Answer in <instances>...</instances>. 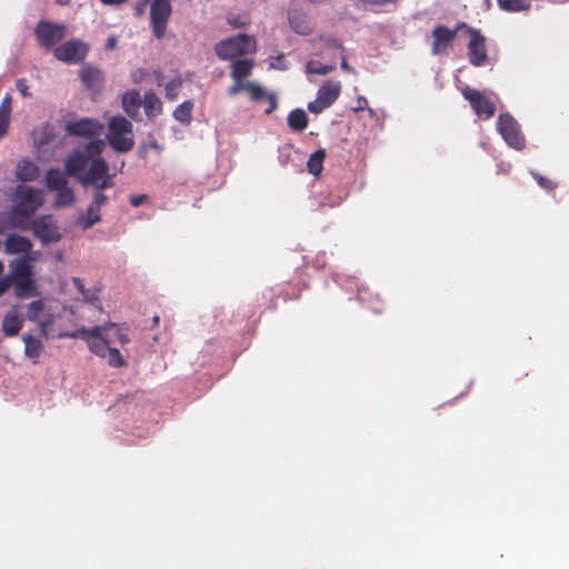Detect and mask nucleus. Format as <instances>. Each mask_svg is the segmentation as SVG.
I'll list each match as a JSON object with an SVG mask.
<instances>
[{"mask_svg":"<svg viewBox=\"0 0 569 569\" xmlns=\"http://www.w3.org/2000/svg\"><path fill=\"white\" fill-rule=\"evenodd\" d=\"M193 103L191 101H184L179 104L173 111V117L181 123H189L191 121V111Z\"/></svg>","mask_w":569,"mask_h":569,"instance_id":"c9c22d12","label":"nucleus"},{"mask_svg":"<svg viewBox=\"0 0 569 569\" xmlns=\"http://www.w3.org/2000/svg\"><path fill=\"white\" fill-rule=\"evenodd\" d=\"M228 23L233 28H244L249 24L250 19L247 13L243 14H229L227 18Z\"/></svg>","mask_w":569,"mask_h":569,"instance_id":"a19ab883","label":"nucleus"},{"mask_svg":"<svg viewBox=\"0 0 569 569\" xmlns=\"http://www.w3.org/2000/svg\"><path fill=\"white\" fill-rule=\"evenodd\" d=\"M256 50V39L247 33L221 40L214 46V52L220 60H231L239 56L253 53Z\"/></svg>","mask_w":569,"mask_h":569,"instance_id":"39448f33","label":"nucleus"},{"mask_svg":"<svg viewBox=\"0 0 569 569\" xmlns=\"http://www.w3.org/2000/svg\"><path fill=\"white\" fill-rule=\"evenodd\" d=\"M117 46V38L116 37H110L107 41V49H114Z\"/></svg>","mask_w":569,"mask_h":569,"instance_id":"4d7b16f0","label":"nucleus"},{"mask_svg":"<svg viewBox=\"0 0 569 569\" xmlns=\"http://www.w3.org/2000/svg\"><path fill=\"white\" fill-rule=\"evenodd\" d=\"M497 128L503 140L516 150L525 148L526 139L521 133L520 127L516 119L509 114L503 113L499 116Z\"/></svg>","mask_w":569,"mask_h":569,"instance_id":"1a4fd4ad","label":"nucleus"},{"mask_svg":"<svg viewBox=\"0 0 569 569\" xmlns=\"http://www.w3.org/2000/svg\"><path fill=\"white\" fill-rule=\"evenodd\" d=\"M56 319H57V316H54L52 313L44 312L42 315V317H40V320L37 321L40 327L41 336L44 337L46 339L58 338L59 332H56L52 327Z\"/></svg>","mask_w":569,"mask_h":569,"instance_id":"7c9ffc66","label":"nucleus"},{"mask_svg":"<svg viewBox=\"0 0 569 569\" xmlns=\"http://www.w3.org/2000/svg\"><path fill=\"white\" fill-rule=\"evenodd\" d=\"M461 94L469 101L478 117L490 119L495 116L496 104L485 92L467 86L461 90Z\"/></svg>","mask_w":569,"mask_h":569,"instance_id":"9d476101","label":"nucleus"},{"mask_svg":"<svg viewBox=\"0 0 569 569\" xmlns=\"http://www.w3.org/2000/svg\"><path fill=\"white\" fill-rule=\"evenodd\" d=\"M147 200L146 194H136L130 197V204L134 208L140 207Z\"/></svg>","mask_w":569,"mask_h":569,"instance_id":"8fccbe9b","label":"nucleus"},{"mask_svg":"<svg viewBox=\"0 0 569 569\" xmlns=\"http://www.w3.org/2000/svg\"><path fill=\"white\" fill-rule=\"evenodd\" d=\"M358 102H360V104H363V102H367V99H363V101H361V99H358Z\"/></svg>","mask_w":569,"mask_h":569,"instance_id":"0e129e2a","label":"nucleus"},{"mask_svg":"<svg viewBox=\"0 0 569 569\" xmlns=\"http://www.w3.org/2000/svg\"><path fill=\"white\" fill-rule=\"evenodd\" d=\"M18 201L10 210V220L14 227H22V219L31 217L42 204V196L39 190L33 188L19 189L17 192Z\"/></svg>","mask_w":569,"mask_h":569,"instance_id":"20e7f679","label":"nucleus"},{"mask_svg":"<svg viewBox=\"0 0 569 569\" xmlns=\"http://www.w3.org/2000/svg\"><path fill=\"white\" fill-rule=\"evenodd\" d=\"M11 117V98L4 96L0 103V137H3L9 128Z\"/></svg>","mask_w":569,"mask_h":569,"instance_id":"c85d7f7f","label":"nucleus"},{"mask_svg":"<svg viewBox=\"0 0 569 569\" xmlns=\"http://www.w3.org/2000/svg\"><path fill=\"white\" fill-rule=\"evenodd\" d=\"M89 52V46L80 39H70L54 48V57L67 63L83 61Z\"/></svg>","mask_w":569,"mask_h":569,"instance_id":"9b49d317","label":"nucleus"},{"mask_svg":"<svg viewBox=\"0 0 569 569\" xmlns=\"http://www.w3.org/2000/svg\"><path fill=\"white\" fill-rule=\"evenodd\" d=\"M32 242L19 234H10L4 240V252L8 254L30 256Z\"/></svg>","mask_w":569,"mask_h":569,"instance_id":"f3484780","label":"nucleus"},{"mask_svg":"<svg viewBox=\"0 0 569 569\" xmlns=\"http://www.w3.org/2000/svg\"><path fill=\"white\" fill-rule=\"evenodd\" d=\"M271 67L274 69H280V70L287 69L283 54H279V56L274 57L271 62Z\"/></svg>","mask_w":569,"mask_h":569,"instance_id":"09e8293b","label":"nucleus"},{"mask_svg":"<svg viewBox=\"0 0 569 569\" xmlns=\"http://www.w3.org/2000/svg\"><path fill=\"white\" fill-rule=\"evenodd\" d=\"M466 29L470 34V41L468 43L469 61L471 64L480 67L487 61L486 39L479 30L468 26Z\"/></svg>","mask_w":569,"mask_h":569,"instance_id":"ddd939ff","label":"nucleus"},{"mask_svg":"<svg viewBox=\"0 0 569 569\" xmlns=\"http://www.w3.org/2000/svg\"><path fill=\"white\" fill-rule=\"evenodd\" d=\"M329 108L319 97L308 103V110L312 113H321L325 109Z\"/></svg>","mask_w":569,"mask_h":569,"instance_id":"c03bdc74","label":"nucleus"},{"mask_svg":"<svg viewBox=\"0 0 569 569\" xmlns=\"http://www.w3.org/2000/svg\"><path fill=\"white\" fill-rule=\"evenodd\" d=\"M59 3L63 4V3H66V2H64V0H59Z\"/></svg>","mask_w":569,"mask_h":569,"instance_id":"69168bd1","label":"nucleus"},{"mask_svg":"<svg viewBox=\"0 0 569 569\" xmlns=\"http://www.w3.org/2000/svg\"><path fill=\"white\" fill-rule=\"evenodd\" d=\"M46 183L50 190L63 189L68 186L64 173L58 168H51L46 174Z\"/></svg>","mask_w":569,"mask_h":569,"instance_id":"bb28decb","label":"nucleus"},{"mask_svg":"<svg viewBox=\"0 0 569 569\" xmlns=\"http://www.w3.org/2000/svg\"><path fill=\"white\" fill-rule=\"evenodd\" d=\"M341 83L339 81L328 80L320 86L317 97L321 99L328 107H330L340 96Z\"/></svg>","mask_w":569,"mask_h":569,"instance_id":"6ab92c4d","label":"nucleus"},{"mask_svg":"<svg viewBox=\"0 0 569 569\" xmlns=\"http://www.w3.org/2000/svg\"><path fill=\"white\" fill-rule=\"evenodd\" d=\"M182 81L179 77L170 80L166 84V97L170 100H174L177 98V91L181 87Z\"/></svg>","mask_w":569,"mask_h":569,"instance_id":"79ce46f5","label":"nucleus"},{"mask_svg":"<svg viewBox=\"0 0 569 569\" xmlns=\"http://www.w3.org/2000/svg\"><path fill=\"white\" fill-rule=\"evenodd\" d=\"M112 329H114L116 339L119 343L126 345L130 341L127 333H124L120 328L117 327V325L112 323L110 325Z\"/></svg>","mask_w":569,"mask_h":569,"instance_id":"49530a36","label":"nucleus"},{"mask_svg":"<svg viewBox=\"0 0 569 569\" xmlns=\"http://www.w3.org/2000/svg\"><path fill=\"white\" fill-rule=\"evenodd\" d=\"M54 204L59 208L71 206L74 202V194L71 188L68 186L63 189H57Z\"/></svg>","mask_w":569,"mask_h":569,"instance_id":"e433bc0d","label":"nucleus"},{"mask_svg":"<svg viewBox=\"0 0 569 569\" xmlns=\"http://www.w3.org/2000/svg\"><path fill=\"white\" fill-rule=\"evenodd\" d=\"M72 282H73V286L77 288V290L81 293L83 300H86L88 302H94L98 300L97 292L86 289L83 282L80 278H73Z\"/></svg>","mask_w":569,"mask_h":569,"instance_id":"58836bf2","label":"nucleus"},{"mask_svg":"<svg viewBox=\"0 0 569 569\" xmlns=\"http://www.w3.org/2000/svg\"><path fill=\"white\" fill-rule=\"evenodd\" d=\"M340 59H341V69L348 73H353L355 70L348 63L347 61V58L345 56V52L343 53H340L339 54Z\"/></svg>","mask_w":569,"mask_h":569,"instance_id":"5fc2aeb1","label":"nucleus"},{"mask_svg":"<svg viewBox=\"0 0 569 569\" xmlns=\"http://www.w3.org/2000/svg\"><path fill=\"white\" fill-rule=\"evenodd\" d=\"M16 88L20 92L22 97H30L31 93L29 92L28 82L24 78L18 79L16 82Z\"/></svg>","mask_w":569,"mask_h":569,"instance_id":"a18cd8bd","label":"nucleus"},{"mask_svg":"<svg viewBox=\"0 0 569 569\" xmlns=\"http://www.w3.org/2000/svg\"><path fill=\"white\" fill-rule=\"evenodd\" d=\"M315 47L319 56L330 58L332 61H336V58L345 52L343 44L331 36H320L315 40Z\"/></svg>","mask_w":569,"mask_h":569,"instance_id":"dca6fc26","label":"nucleus"},{"mask_svg":"<svg viewBox=\"0 0 569 569\" xmlns=\"http://www.w3.org/2000/svg\"><path fill=\"white\" fill-rule=\"evenodd\" d=\"M254 66L253 60L240 59L236 60L232 64L231 77L234 81L243 80L248 77Z\"/></svg>","mask_w":569,"mask_h":569,"instance_id":"393cba45","label":"nucleus"},{"mask_svg":"<svg viewBox=\"0 0 569 569\" xmlns=\"http://www.w3.org/2000/svg\"><path fill=\"white\" fill-rule=\"evenodd\" d=\"M240 90H246V82L242 80L236 81V83L229 88V94L236 96Z\"/></svg>","mask_w":569,"mask_h":569,"instance_id":"3c124183","label":"nucleus"},{"mask_svg":"<svg viewBox=\"0 0 569 569\" xmlns=\"http://www.w3.org/2000/svg\"><path fill=\"white\" fill-rule=\"evenodd\" d=\"M106 327L103 326H94L90 329L86 327H81L72 332H63L59 331L58 338H81L88 345L90 351L101 358L107 357V350L109 349L110 341L103 335Z\"/></svg>","mask_w":569,"mask_h":569,"instance_id":"423d86ee","label":"nucleus"},{"mask_svg":"<svg viewBox=\"0 0 569 569\" xmlns=\"http://www.w3.org/2000/svg\"><path fill=\"white\" fill-rule=\"evenodd\" d=\"M532 0H497L501 10L507 12H520L529 10Z\"/></svg>","mask_w":569,"mask_h":569,"instance_id":"72a5a7b5","label":"nucleus"},{"mask_svg":"<svg viewBox=\"0 0 569 569\" xmlns=\"http://www.w3.org/2000/svg\"><path fill=\"white\" fill-rule=\"evenodd\" d=\"M22 340L24 342V356L31 359L33 363H38V360L44 350L42 341L30 333L23 335Z\"/></svg>","mask_w":569,"mask_h":569,"instance_id":"412c9836","label":"nucleus"},{"mask_svg":"<svg viewBox=\"0 0 569 569\" xmlns=\"http://www.w3.org/2000/svg\"><path fill=\"white\" fill-rule=\"evenodd\" d=\"M22 327V319L16 311H9L6 313L2 320V330L6 336L14 337L19 333Z\"/></svg>","mask_w":569,"mask_h":569,"instance_id":"b1692460","label":"nucleus"},{"mask_svg":"<svg viewBox=\"0 0 569 569\" xmlns=\"http://www.w3.org/2000/svg\"><path fill=\"white\" fill-rule=\"evenodd\" d=\"M158 323H159V316H154V317L152 318V325H153V326H157Z\"/></svg>","mask_w":569,"mask_h":569,"instance_id":"13d9d810","label":"nucleus"},{"mask_svg":"<svg viewBox=\"0 0 569 569\" xmlns=\"http://www.w3.org/2000/svg\"><path fill=\"white\" fill-rule=\"evenodd\" d=\"M533 179L536 180V182L545 190H548V191H551L553 189H556L557 187V183L555 181H552L551 179L549 178H546L539 173H533Z\"/></svg>","mask_w":569,"mask_h":569,"instance_id":"37998d69","label":"nucleus"},{"mask_svg":"<svg viewBox=\"0 0 569 569\" xmlns=\"http://www.w3.org/2000/svg\"><path fill=\"white\" fill-rule=\"evenodd\" d=\"M101 221L100 209L89 204L86 213L78 219L79 226L83 229H90L92 226Z\"/></svg>","mask_w":569,"mask_h":569,"instance_id":"c756f323","label":"nucleus"},{"mask_svg":"<svg viewBox=\"0 0 569 569\" xmlns=\"http://www.w3.org/2000/svg\"><path fill=\"white\" fill-rule=\"evenodd\" d=\"M246 91L249 93L252 101H260L264 98L269 100V108L266 111L267 113H270L276 109L277 101L274 96L268 94L260 86L246 81Z\"/></svg>","mask_w":569,"mask_h":569,"instance_id":"4be33fe9","label":"nucleus"},{"mask_svg":"<svg viewBox=\"0 0 569 569\" xmlns=\"http://www.w3.org/2000/svg\"><path fill=\"white\" fill-rule=\"evenodd\" d=\"M290 27L299 34H309L312 31V26L307 16L299 10H290L288 13Z\"/></svg>","mask_w":569,"mask_h":569,"instance_id":"aec40b11","label":"nucleus"},{"mask_svg":"<svg viewBox=\"0 0 569 569\" xmlns=\"http://www.w3.org/2000/svg\"><path fill=\"white\" fill-rule=\"evenodd\" d=\"M325 159H326V150L325 149H318L317 151L312 152L309 156V159L307 161L308 172L316 177H319L323 170Z\"/></svg>","mask_w":569,"mask_h":569,"instance_id":"a878e982","label":"nucleus"},{"mask_svg":"<svg viewBox=\"0 0 569 569\" xmlns=\"http://www.w3.org/2000/svg\"><path fill=\"white\" fill-rule=\"evenodd\" d=\"M171 12L170 0H151L150 27L156 39L160 40L164 37Z\"/></svg>","mask_w":569,"mask_h":569,"instance_id":"6e6552de","label":"nucleus"},{"mask_svg":"<svg viewBox=\"0 0 569 569\" xmlns=\"http://www.w3.org/2000/svg\"><path fill=\"white\" fill-rule=\"evenodd\" d=\"M79 76L82 83L89 90H96L100 88L103 81L101 70L89 64H86L80 69Z\"/></svg>","mask_w":569,"mask_h":569,"instance_id":"a211bd4d","label":"nucleus"},{"mask_svg":"<svg viewBox=\"0 0 569 569\" xmlns=\"http://www.w3.org/2000/svg\"><path fill=\"white\" fill-rule=\"evenodd\" d=\"M4 229L2 227V223L0 222V233H3Z\"/></svg>","mask_w":569,"mask_h":569,"instance_id":"052dcab7","label":"nucleus"},{"mask_svg":"<svg viewBox=\"0 0 569 569\" xmlns=\"http://www.w3.org/2000/svg\"><path fill=\"white\" fill-rule=\"evenodd\" d=\"M100 1L106 6H120V4L128 2L129 0H100Z\"/></svg>","mask_w":569,"mask_h":569,"instance_id":"6e6d98bb","label":"nucleus"},{"mask_svg":"<svg viewBox=\"0 0 569 569\" xmlns=\"http://www.w3.org/2000/svg\"><path fill=\"white\" fill-rule=\"evenodd\" d=\"M107 140L114 151L129 152L134 147L132 123L123 116L112 117L108 123Z\"/></svg>","mask_w":569,"mask_h":569,"instance_id":"7ed1b4c3","label":"nucleus"},{"mask_svg":"<svg viewBox=\"0 0 569 569\" xmlns=\"http://www.w3.org/2000/svg\"><path fill=\"white\" fill-rule=\"evenodd\" d=\"M288 126L293 131H303L308 127V117L302 109L292 110L287 118Z\"/></svg>","mask_w":569,"mask_h":569,"instance_id":"cd10ccee","label":"nucleus"},{"mask_svg":"<svg viewBox=\"0 0 569 569\" xmlns=\"http://www.w3.org/2000/svg\"><path fill=\"white\" fill-rule=\"evenodd\" d=\"M33 261V257L22 256L9 262V272L6 276L14 287V295L18 298H29L37 295Z\"/></svg>","mask_w":569,"mask_h":569,"instance_id":"f03ea898","label":"nucleus"},{"mask_svg":"<svg viewBox=\"0 0 569 569\" xmlns=\"http://www.w3.org/2000/svg\"><path fill=\"white\" fill-rule=\"evenodd\" d=\"M39 174V168L31 161L19 163L17 170V177L21 181H32Z\"/></svg>","mask_w":569,"mask_h":569,"instance_id":"473e14b6","label":"nucleus"},{"mask_svg":"<svg viewBox=\"0 0 569 569\" xmlns=\"http://www.w3.org/2000/svg\"><path fill=\"white\" fill-rule=\"evenodd\" d=\"M108 355V363L112 368H121L126 366V360L117 348H111L107 350Z\"/></svg>","mask_w":569,"mask_h":569,"instance_id":"ea45409f","label":"nucleus"},{"mask_svg":"<svg viewBox=\"0 0 569 569\" xmlns=\"http://www.w3.org/2000/svg\"><path fill=\"white\" fill-rule=\"evenodd\" d=\"M66 130L70 136L91 139L102 133L103 126L97 120L82 118L78 121L67 123Z\"/></svg>","mask_w":569,"mask_h":569,"instance_id":"4468645a","label":"nucleus"},{"mask_svg":"<svg viewBox=\"0 0 569 569\" xmlns=\"http://www.w3.org/2000/svg\"><path fill=\"white\" fill-rule=\"evenodd\" d=\"M358 102H360V104H363V102H367V99H363V101H361V99H358Z\"/></svg>","mask_w":569,"mask_h":569,"instance_id":"e2e57ef3","label":"nucleus"},{"mask_svg":"<svg viewBox=\"0 0 569 569\" xmlns=\"http://www.w3.org/2000/svg\"><path fill=\"white\" fill-rule=\"evenodd\" d=\"M104 148L106 142L102 139H93L74 149L64 161V168L69 176L76 177L84 187L94 188L90 204L98 209L108 202L104 189L114 184V174L109 173V164L102 158Z\"/></svg>","mask_w":569,"mask_h":569,"instance_id":"f257e3e1","label":"nucleus"},{"mask_svg":"<svg viewBox=\"0 0 569 569\" xmlns=\"http://www.w3.org/2000/svg\"><path fill=\"white\" fill-rule=\"evenodd\" d=\"M12 287L7 276L0 277V297L4 295L9 288Z\"/></svg>","mask_w":569,"mask_h":569,"instance_id":"864d4df0","label":"nucleus"},{"mask_svg":"<svg viewBox=\"0 0 569 569\" xmlns=\"http://www.w3.org/2000/svg\"><path fill=\"white\" fill-rule=\"evenodd\" d=\"M32 230L34 236L43 243L57 242L61 237L51 216H43L34 220Z\"/></svg>","mask_w":569,"mask_h":569,"instance_id":"2eb2a0df","label":"nucleus"},{"mask_svg":"<svg viewBox=\"0 0 569 569\" xmlns=\"http://www.w3.org/2000/svg\"><path fill=\"white\" fill-rule=\"evenodd\" d=\"M44 312V302L42 300H36L28 306L27 318L30 321L37 322Z\"/></svg>","mask_w":569,"mask_h":569,"instance_id":"4c0bfd02","label":"nucleus"},{"mask_svg":"<svg viewBox=\"0 0 569 569\" xmlns=\"http://www.w3.org/2000/svg\"><path fill=\"white\" fill-rule=\"evenodd\" d=\"M358 102H360V104H363V102H367V99H363V101H361V99H358Z\"/></svg>","mask_w":569,"mask_h":569,"instance_id":"680f3d73","label":"nucleus"},{"mask_svg":"<svg viewBox=\"0 0 569 569\" xmlns=\"http://www.w3.org/2000/svg\"><path fill=\"white\" fill-rule=\"evenodd\" d=\"M12 287L7 276L0 277V297L4 295L9 288Z\"/></svg>","mask_w":569,"mask_h":569,"instance_id":"603ef678","label":"nucleus"},{"mask_svg":"<svg viewBox=\"0 0 569 569\" xmlns=\"http://www.w3.org/2000/svg\"><path fill=\"white\" fill-rule=\"evenodd\" d=\"M67 30L64 23L41 20L34 28V37L41 48L51 50L66 38Z\"/></svg>","mask_w":569,"mask_h":569,"instance_id":"0eeeda50","label":"nucleus"},{"mask_svg":"<svg viewBox=\"0 0 569 569\" xmlns=\"http://www.w3.org/2000/svg\"><path fill=\"white\" fill-rule=\"evenodd\" d=\"M3 270H4V264H3V262L0 260V276L3 273Z\"/></svg>","mask_w":569,"mask_h":569,"instance_id":"bf43d9fd","label":"nucleus"},{"mask_svg":"<svg viewBox=\"0 0 569 569\" xmlns=\"http://www.w3.org/2000/svg\"><path fill=\"white\" fill-rule=\"evenodd\" d=\"M142 103L148 117H153L162 111V103L153 92H147L143 97Z\"/></svg>","mask_w":569,"mask_h":569,"instance_id":"2f4dec72","label":"nucleus"},{"mask_svg":"<svg viewBox=\"0 0 569 569\" xmlns=\"http://www.w3.org/2000/svg\"><path fill=\"white\" fill-rule=\"evenodd\" d=\"M336 67V61H332L331 63L328 64H323L318 60H310L306 66V70L308 73L325 76L333 71Z\"/></svg>","mask_w":569,"mask_h":569,"instance_id":"f704fd0d","label":"nucleus"},{"mask_svg":"<svg viewBox=\"0 0 569 569\" xmlns=\"http://www.w3.org/2000/svg\"><path fill=\"white\" fill-rule=\"evenodd\" d=\"M147 4L151 6V0H140L134 7V14L137 17H142L146 11Z\"/></svg>","mask_w":569,"mask_h":569,"instance_id":"de8ad7c7","label":"nucleus"},{"mask_svg":"<svg viewBox=\"0 0 569 569\" xmlns=\"http://www.w3.org/2000/svg\"><path fill=\"white\" fill-rule=\"evenodd\" d=\"M122 104L128 116L136 119L141 106V98L139 91L131 90L126 92L122 97Z\"/></svg>","mask_w":569,"mask_h":569,"instance_id":"5701e85b","label":"nucleus"},{"mask_svg":"<svg viewBox=\"0 0 569 569\" xmlns=\"http://www.w3.org/2000/svg\"><path fill=\"white\" fill-rule=\"evenodd\" d=\"M462 28H467V23L460 22L455 29H449L442 24H438L432 30V53L440 54L447 51L455 40L457 32Z\"/></svg>","mask_w":569,"mask_h":569,"instance_id":"f8f14e48","label":"nucleus"}]
</instances>
